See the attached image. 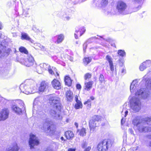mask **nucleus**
I'll return each mask as SVG.
<instances>
[{
  "mask_svg": "<svg viewBox=\"0 0 151 151\" xmlns=\"http://www.w3.org/2000/svg\"><path fill=\"white\" fill-rule=\"evenodd\" d=\"M90 99L92 100H93L94 99V98L93 96H91L90 97Z\"/></svg>",
  "mask_w": 151,
  "mask_h": 151,
  "instance_id": "obj_64",
  "label": "nucleus"
},
{
  "mask_svg": "<svg viewBox=\"0 0 151 151\" xmlns=\"http://www.w3.org/2000/svg\"><path fill=\"white\" fill-rule=\"evenodd\" d=\"M91 57H86L83 60V62L85 65H86L89 63L91 61Z\"/></svg>",
  "mask_w": 151,
  "mask_h": 151,
  "instance_id": "obj_30",
  "label": "nucleus"
},
{
  "mask_svg": "<svg viewBox=\"0 0 151 151\" xmlns=\"http://www.w3.org/2000/svg\"><path fill=\"white\" fill-rule=\"evenodd\" d=\"M127 7V5L126 3L123 1L119 0L116 3V9L118 12L121 14L125 15L128 13L125 11Z\"/></svg>",
  "mask_w": 151,
  "mask_h": 151,
  "instance_id": "obj_5",
  "label": "nucleus"
},
{
  "mask_svg": "<svg viewBox=\"0 0 151 151\" xmlns=\"http://www.w3.org/2000/svg\"><path fill=\"white\" fill-rule=\"evenodd\" d=\"M24 65L27 67H30L35 62L33 57L30 54L27 55V58L23 61Z\"/></svg>",
  "mask_w": 151,
  "mask_h": 151,
  "instance_id": "obj_10",
  "label": "nucleus"
},
{
  "mask_svg": "<svg viewBox=\"0 0 151 151\" xmlns=\"http://www.w3.org/2000/svg\"><path fill=\"white\" fill-rule=\"evenodd\" d=\"M76 87L77 89H81V85L79 84H77Z\"/></svg>",
  "mask_w": 151,
  "mask_h": 151,
  "instance_id": "obj_50",
  "label": "nucleus"
},
{
  "mask_svg": "<svg viewBox=\"0 0 151 151\" xmlns=\"http://www.w3.org/2000/svg\"><path fill=\"white\" fill-rule=\"evenodd\" d=\"M37 99H35V100L34 101V107H33V114H34V113L35 112V111H36V110H35L34 109V108L35 107V106H36V104H37Z\"/></svg>",
  "mask_w": 151,
  "mask_h": 151,
  "instance_id": "obj_41",
  "label": "nucleus"
},
{
  "mask_svg": "<svg viewBox=\"0 0 151 151\" xmlns=\"http://www.w3.org/2000/svg\"><path fill=\"white\" fill-rule=\"evenodd\" d=\"M21 35V39L22 40H27L32 43L34 42V41L29 36L27 33L25 32L22 33Z\"/></svg>",
  "mask_w": 151,
  "mask_h": 151,
  "instance_id": "obj_15",
  "label": "nucleus"
},
{
  "mask_svg": "<svg viewBox=\"0 0 151 151\" xmlns=\"http://www.w3.org/2000/svg\"><path fill=\"white\" fill-rule=\"evenodd\" d=\"M19 51L21 52H23L27 55L28 51L24 47H21L19 48Z\"/></svg>",
  "mask_w": 151,
  "mask_h": 151,
  "instance_id": "obj_34",
  "label": "nucleus"
},
{
  "mask_svg": "<svg viewBox=\"0 0 151 151\" xmlns=\"http://www.w3.org/2000/svg\"><path fill=\"white\" fill-rule=\"evenodd\" d=\"M28 14V12H25V11H24L23 12V15H25V16H26V15H27Z\"/></svg>",
  "mask_w": 151,
  "mask_h": 151,
  "instance_id": "obj_56",
  "label": "nucleus"
},
{
  "mask_svg": "<svg viewBox=\"0 0 151 151\" xmlns=\"http://www.w3.org/2000/svg\"><path fill=\"white\" fill-rule=\"evenodd\" d=\"M91 149V147L90 146H88L84 150L85 151H90Z\"/></svg>",
  "mask_w": 151,
  "mask_h": 151,
  "instance_id": "obj_49",
  "label": "nucleus"
},
{
  "mask_svg": "<svg viewBox=\"0 0 151 151\" xmlns=\"http://www.w3.org/2000/svg\"><path fill=\"white\" fill-rule=\"evenodd\" d=\"M142 0H133V2L134 4H140Z\"/></svg>",
  "mask_w": 151,
  "mask_h": 151,
  "instance_id": "obj_42",
  "label": "nucleus"
},
{
  "mask_svg": "<svg viewBox=\"0 0 151 151\" xmlns=\"http://www.w3.org/2000/svg\"><path fill=\"white\" fill-rule=\"evenodd\" d=\"M32 30L38 33L40 31L36 27L33 26L32 28Z\"/></svg>",
  "mask_w": 151,
  "mask_h": 151,
  "instance_id": "obj_44",
  "label": "nucleus"
},
{
  "mask_svg": "<svg viewBox=\"0 0 151 151\" xmlns=\"http://www.w3.org/2000/svg\"><path fill=\"white\" fill-rule=\"evenodd\" d=\"M150 97V92L145 91V88H141L137 90L134 96L130 100L131 109L135 112H138L140 109L141 98L148 99Z\"/></svg>",
  "mask_w": 151,
  "mask_h": 151,
  "instance_id": "obj_1",
  "label": "nucleus"
},
{
  "mask_svg": "<svg viewBox=\"0 0 151 151\" xmlns=\"http://www.w3.org/2000/svg\"><path fill=\"white\" fill-rule=\"evenodd\" d=\"M1 76L4 78H7L9 77V71L6 69L1 71Z\"/></svg>",
  "mask_w": 151,
  "mask_h": 151,
  "instance_id": "obj_23",
  "label": "nucleus"
},
{
  "mask_svg": "<svg viewBox=\"0 0 151 151\" xmlns=\"http://www.w3.org/2000/svg\"><path fill=\"white\" fill-rule=\"evenodd\" d=\"M86 130L85 128H82L80 130H78L77 132H78V134L81 136H85L86 134Z\"/></svg>",
  "mask_w": 151,
  "mask_h": 151,
  "instance_id": "obj_27",
  "label": "nucleus"
},
{
  "mask_svg": "<svg viewBox=\"0 0 151 151\" xmlns=\"http://www.w3.org/2000/svg\"><path fill=\"white\" fill-rule=\"evenodd\" d=\"M12 109L14 112L18 114H20L22 113V110L17 105H13Z\"/></svg>",
  "mask_w": 151,
  "mask_h": 151,
  "instance_id": "obj_20",
  "label": "nucleus"
},
{
  "mask_svg": "<svg viewBox=\"0 0 151 151\" xmlns=\"http://www.w3.org/2000/svg\"><path fill=\"white\" fill-rule=\"evenodd\" d=\"M48 86L47 84L45 82H42L40 87L39 88V91L41 92L43 91L45 89L48 88Z\"/></svg>",
  "mask_w": 151,
  "mask_h": 151,
  "instance_id": "obj_25",
  "label": "nucleus"
},
{
  "mask_svg": "<svg viewBox=\"0 0 151 151\" xmlns=\"http://www.w3.org/2000/svg\"><path fill=\"white\" fill-rule=\"evenodd\" d=\"M99 125L98 122H96L95 121L90 120L89 122V127L90 131L91 132H93L95 130L96 127Z\"/></svg>",
  "mask_w": 151,
  "mask_h": 151,
  "instance_id": "obj_13",
  "label": "nucleus"
},
{
  "mask_svg": "<svg viewBox=\"0 0 151 151\" xmlns=\"http://www.w3.org/2000/svg\"><path fill=\"white\" fill-rule=\"evenodd\" d=\"M129 131L130 132V133L132 134H133V131L131 129H129Z\"/></svg>",
  "mask_w": 151,
  "mask_h": 151,
  "instance_id": "obj_59",
  "label": "nucleus"
},
{
  "mask_svg": "<svg viewBox=\"0 0 151 151\" xmlns=\"http://www.w3.org/2000/svg\"><path fill=\"white\" fill-rule=\"evenodd\" d=\"M87 103H91V100L90 99H88L84 103V104L85 105H86L87 104Z\"/></svg>",
  "mask_w": 151,
  "mask_h": 151,
  "instance_id": "obj_52",
  "label": "nucleus"
},
{
  "mask_svg": "<svg viewBox=\"0 0 151 151\" xmlns=\"http://www.w3.org/2000/svg\"><path fill=\"white\" fill-rule=\"evenodd\" d=\"M49 102L52 108L50 111V114L55 119H60L61 116L60 111L62 105L60 99L56 96H52L50 97Z\"/></svg>",
  "mask_w": 151,
  "mask_h": 151,
  "instance_id": "obj_3",
  "label": "nucleus"
},
{
  "mask_svg": "<svg viewBox=\"0 0 151 151\" xmlns=\"http://www.w3.org/2000/svg\"><path fill=\"white\" fill-rule=\"evenodd\" d=\"M99 82L100 83H104L105 80L104 79V77L103 75L101 74L99 78Z\"/></svg>",
  "mask_w": 151,
  "mask_h": 151,
  "instance_id": "obj_36",
  "label": "nucleus"
},
{
  "mask_svg": "<svg viewBox=\"0 0 151 151\" xmlns=\"http://www.w3.org/2000/svg\"><path fill=\"white\" fill-rule=\"evenodd\" d=\"M92 75L91 74L89 73H86L84 76V79L85 80L89 79L91 77Z\"/></svg>",
  "mask_w": 151,
  "mask_h": 151,
  "instance_id": "obj_37",
  "label": "nucleus"
},
{
  "mask_svg": "<svg viewBox=\"0 0 151 151\" xmlns=\"http://www.w3.org/2000/svg\"><path fill=\"white\" fill-rule=\"evenodd\" d=\"M108 3V0H102L100 3L101 7L104 8L106 6Z\"/></svg>",
  "mask_w": 151,
  "mask_h": 151,
  "instance_id": "obj_31",
  "label": "nucleus"
},
{
  "mask_svg": "<svg viewBox=\"0 0 151 151\" xmlns=\"http://www.w3.org/2000/svg\"><path fill=\"white\" fill-rule=\"evenodd\" d=\"M19 148L16 143H14L12 145L6 149L7 151H18Z\"/></svg>",
  "mask_w": 151,
  "mask_h": 151,
  "instance_id": "obj_19",
  "label": "nucleus"
},
{
  "mask_svg": "<svg viewBox=\"0 0 151 151\" xmlns=\"http://www.w3.org/2000/svg\"><path fill=\"white\" fill-rule=\"evenodd\" d=\"M137 80L133 81L131 83L130 86V90L131 93H133L135 91V89L137 86Z\"/></svg>",
  "mask_w": 151,
  "mask_h": 151,
  "instance_id": "obj_21",
  "label": "nucleus"
},
{
  "mask_svg": "<svg viewBox=\"0 0 151 151\" xmlns=\"http://www.w3.org/2000/svg\"><path fill=\"white\" fill-rule=\"evenodd\" d=\"M142 82L145 83L146 87L151 90V79L148 78L147 75H146L144 76Z\"/></svg>",
  "mask_w": 151,
  "mask_h": 151,
  "instance_id": "obj_11",
  "label": "nucleus"
},
{
  "mask_svg": "<svg viewBox=\"0 0 151 151\" xmlns=\"http://www.w3.org/2000/svg\"><path fill=\"white\" fill-rule=\"evenodd\" d=\"M41 68V71L37 70V72L39 74H41L42 72L43 71L46 70L48 69L49 68H50V65L46 63H41L40 65V66L37 67V68Z\"/></svg>",
  "mask_w": 151,
  "mask_h": 151,
  "instance_id": "obj_14",
  "label": "nucleus"
},
{
  "mask_svg": "<svg viewBox=\"0 0 151 151\" xmlns=\"http://www.w3.org/2000/svg\"><path fill=\"white\" fill-rule=\"evenodd\" d=\"M113 143V141L110 139H104L100 142L97 145L98 151H106Z\"/></svg>",
  "mask_w": 151,
  "mask_h": 151,
  "instance_id": "obj_4",
  "label": "nucleus"
},
{
  "mask_svg": "<svg viewBox=\"0 0 151 151\" xmlns=\"http://www.w3.org/2000/svg\"><path fill=\"white\" fill-rule=\"evenodd\" d=\"M89 103H87V104L86 105H87V107L88 108H90L91 107V103H90V104H89Z\"/></svg>",
  "mask_w": 151,
  "mask_h": 151,
  "instance_id": "obj_57",
  "label": "nucleus"
},
{
  "mask_svg": "<svg viewBox=\"0 0 151 151\" xmlns=\"http://www.w3.org/2000/svg\"><path fill=\"white\" fill-rule=\"evenodd\" d=\"M65 84L68 86H70L72 83V81L70 77L66 76L65 78Z\"/></svg>",
  "mask_w": 151,
  "mask_h": 151,
  "instance_id": "obj_28",
  "label": "nucleus"
},
{
  "mask_svg": "<svg viewBox=\"0 0 151 151\" xmlns=\"http://www.w3.org/2000/svg\"><path fill=\"white\" fill-rule=\"evenodd\" d=\"M87 145V143L86 142H83L81 145V147L83 148H85Z\"/></svg>",
  "mask_w": 151,
  "mask_h": 151,
  "instance_id": "obj_43",
  "label": "nucleus"
},
{
  "mask_svg": "<svg viewBox=\"0 0 151 151\" xmlns=\"http://www.w3.org/2000/svg\"><path fill=\"white\" fill-rule=\"evenodd\" d=\"M57 36V37L56 41L57 43L59 44L62 42L64 39V35L63 34H60L58 35Z\"/></svg>",
  "mask_w": 151,
  "mask_h": 151,
  "instance_id": "obj_26",
  "label": "nucleus"
},
{
  "mask_svg": "<svg viewBox=\"0 0 151 151\" xmlns=\"http://www.w3.org/2000/svg\"><path fill=\"white\" fill-rule=\"evenodd\" d=\"M65 135L66 138L68 139L73 138L74 136V134L73 132L70 131L66 132H65Z\"/></svg>",
  "mask_w": 151,
  "mask_h": 151,
  "instance_id": "obj_24",
  "label": "nucleus"
},
{
  "mask_svg": "<svg viewBox=\"0 0 151 151\" xmlns=\"http://www.w3.org/2000/svg\"><path fill=\"white\" fill-rule=\"evenodd\" d=\"M93 84V82L91 81L87 82H85L84 83V89L87 91H89L92 87V86Z\"/></svg>",
  "mask_w": 151,
  "mask_h": 151,
  "instance_id": "obj_18",
  "label": "nucleus"
},
{
  "mask_svg": "<svg viewBox=\"0 0 151 151\" xmlns=\"http://www.w3.org/2000/svg\"><path fill=\"white\" fill-rule=\"evenodd\" d=\"M79 30H78L77 29H76V32L75 34V37L76 39H77L78 38V35L77 34L78 32H79Z\"/></svg>",
  "mask_w": 151,
  "mask_h": 151,
  "instance_id": "obj_47",
  "label": "nucleus"
},
{
  "mask_svg": "<svg viewBox=\"0 0 151 151\" xmlns=\"http://www.w3.org/2000/svg\"><path fill=\"white\" fill-rule=\"evenodd\" d=\"M37 116L38 117H41L42 118H45L46 117V115L45 113L42 111L38 112L37 113Z\"/></svg>",
  "mask_w": 151,
  "mask_h": 151,
  "instance_id": "obj_35",
  "label": "nucleus"
},
{
  "mask_svg": "<svg viewBox=\"0 0 151 151\" xmlns=\"http://www.w3.org/2000/svg\"><path fill=\"white\" fill-rule=\"evenodd\" d=\"M66 99L68 101H71L73 100V95L72 92L70 90H68L65 93Z\"/></svg>",
  "mask_w": 151,
  "mask_h": 151,
  "instance_id": "obj_16",
  "label": "nucleus"
},
{
  "mask_svg": "<svg viewBox=\"0 0 151 151\" xmlns=\"http://www.w3.org/2000/svg\"><path fill=\"white\" fill-rule=\"evenodd\" d=\"M30 86L29 85L22 84L20 86V89L22 92L26 94L33 93L37 91L35 87H34L32 89Z\"/></svg>",
  "mask_w": 151,
  "mask_h": 151,
  "instance_id": "obj_6",
  "label": "nucleus"
},
{
  "mask_svg": "<svg viewBox=\"0 0 151 151\" xmlns=\"http://www.w3.org/2000/svg\"><path fill=\"white\" fill-rule=\"evenodd\" d=\"M128 113V111L126 110L125 109H123V111L122 112V118L121 120V123L122 124H123L125 122V118Z\"/></svg>",
  "mask_w": 151,
  "mask_h": 151,
  "instance_id": "obj_22",
  "label": "nucleus"
},
{
  "mask_svg": "<svg viewBox=\"0 0 151 151\" xmlns=\"http://www.w3.org/2000/svg\"><path fill=\"white\" fill-rule=\"evenodd\" d=\"M46 151H52V149L48 148L47 149Z\"/></svg>",
  "mask_w": 151,
  "mask_h": 151,
  "instance_id": "obj_61",
  "label": "nucleus"
},
{
  "mask_svg": "<svg viewBox=\"0 0 151 151\" xmlns=\"http://www.w3.org/2000/svg\"><path fill=\"white\" fill-rule=\"evenodd\" d=\"M82 104L81 101L78 102L76 104L75 108L76 109H78L80 108H82Z\"/></svg>",
  "mask_w": 151,
  "mask_h": 151,
  "instance_id": "obj_33",
  "label": "nucleus"
},
{
  "mask_svg": "<svg viewBox=\"0 0 151 151\" xmlns=\"http://www.w3.org/2000/svg\"><path fill=\"white\" fill-rule=\"evenodd\" d=\"M118 54L122 57H124L126 56V53L124 50H118Z\"/></svg>",
  "mask_w": 151,
  "mask_h": 151,
  "instance_id": "obj_32",
  "label": "nucleus"
},
{
  "mask_svg": "<svg viewBox=\"0 0 151 151\" xmlns=\"http://www.w3.org/2000/svg\"><path fill=\"white\" fill-rule=\"evenodd\" d=\"M151 65V61L149 60H146L140 65L139 69L141 71H143Z\"/></svg>",
  "mask_w": 151,
  "mask_h": 151,
  "instance_id": "obj_12",
  "label": "nucleus"
},
{
  "mask_svg": "<svg viewBox=\"0 0 151 151\" xmlns=\"http://www.w3.org/2000/svg\"><path fill=\"white\" fill-rule=\"evenodd\" d=\"M3 27L2 26V24L0 22V29H2Z\"/></svg>",
  "mask_w": 151,
  "mask_h": 151,
  "instance_id": "obj_63",
  "label": "nucleus"
},
{
  "mask_svg": "<svg viewBox=\"0 0 151 151\" xmlns=\"http://www.w3.org/2000/svg\"><path fill=\"white\" fill-rule=\"evenodd\" d=\"M101 116H100L94 115L92 117L91 120L96 122H97L101 120Z\"/></svg>",
  "mask_w": 151,
  "mask_h": 151,
  "instance_id": "obj_29",
  "label": "nucleus"
},
{
  "mask_svg": "<svg viewBox=\"0 0 151 151\" xmlns=\"http://www.w3.org/2000/svg\"><path fill=\"white\" fill-rule=\"evenodd\" d=\"M29 143L30 148H33L35 145H37L39 144L38 139L35 135L32 133L30 134Z\"/></svg>",
  "mask_w": 151,
  "mask_h": 151,
  "instance_id": "obj_8",
  "label": "nucleus"
},
{
  "mask_svg": "<svg viewBox=\"0 0 151 151\" xmlns=\"http://www.w3.org/2000/svg\"><path fill=\"white\" fill-rule=\"evenodd\" d=\"M50 68V67L48 69L49 73L51 75L54 74V72Z\"/></svg>",
  "mask_w": 151,
  "mask_h": 151,
  "instance_id": "obj_46",
  "label": "nucleus"
},
{
  "mask_svg": "<svg viewBox=\"0 0 151 151\" xmlns=\"http://www.w3.org/2000/svg\"><path fill=\"white\" fill-rule=\"evenodd\" d=\"M76 151V149L75 148H69L68 150V151Z\"/></svg>",
  "mask_w": 151,
  "mask_h": 151,
  "instance_id": "obj_54",
  "label": "nucleus"
},
{
  "mask_svg": "<svg viewBox=\"0 0 151 151\" xmlns=\"http://www.w3.org/2000/svg\"><path fill=\"white\" fill-rule=\"evenodd\" d=\"M4 55V51L3 50H0V58Z\"/></svg>",
  "mask_w": 151,
  "mask_h": 151,
  "instance_id": "obj_48",
  "label": "nucleus"
},
{
  "mask_svg": "<svg viewBox=\"0 0 151 151\" xmlns=\"http://www.w3.org/2000/svg\"><path fill=\"white\" fill-rule=\"evenodd\" d=\"M125 71H126V70L124 68H122V69L121 70V73H125Z\"/></svg>",
  "mask_w": 151,
  "mask_h": 151,
  "instance_id": "obj_53",
  "label": "nucleus"
},
{
  "mask_svg": "<svg viewBox=\"0 0 151 151\" xmlns=\"http://www.w3.org/2000/svg\"><path fill=\"white\" fill-rule=\"evenodd\" d=\"M52 84L53 87L56 89H59L61 86L59 81L56 79H54L52 82Z\"/></svg>",
  "mask_w": 151,
  "mask_h": 151,
  "instance_id": "obj_17",
  "label": "nucleus"
},
{
  "mask_svg": "<svg viewBox=\"0 0 151 151\" xmlns=\"http://www.w3.org/2000/svg\"><path fill=\"white\" fill-rule=\"evenodd\" d=\"M109 64V66H110V69L112 71H113L114 70V65H113V63H112L111 64Z\"/></svg>",
  "mask_w": 151,
  "mask_h": 151,
  "instance_id": "obj_45",
  "label": "nucleus"
},
{
  "mask_svg": "<svg viewBox=\"0 0 151 151\" xmlns=\"http://www.w3.org/2000/svg\"><path fill=\"white\" fill-rule=\"evenodd\" d=\"M38 45L40 47V48L41 49L43 50L44 49V47L42 45L40 44H39Z\"/></svg>",
  "mask_w": 151,
  "mask_h": 151,
  "instance_id": "obj_55",
  "label": "nucleus"
},
{
  "mask_svg": "<svg viewBox=\"0 0 151 151\" xmlns=\"http://www.w3.org/2000/svg\"><path fill=\"white\" fill-rule=\"evenodd\" d=\"M106 60L109 62V64L113 63L112 58L109 55H106Z\"/></svg>",
  "mask_w": 151,
  "mask_h": 151,
  "instance_id": "obj_38",
  "label": "nucleus"
},
{
  "mask_svg": "<svg viewBox=\"0 0 151 151\" xmlns=\"http://www.w3.org/2000/svg\"><path fill=\"white\" fill-rule=\"evenodd\" d=\"M9 111L8 109L4 108L0 111V121H4L9 117Z\"/></svg>",
  "mask_w": 151,
  "mask_h": 151,
  "instance_id": "obj_9",
  "label": "nucleus"
},
{
  "mask_svg": "<svg viewBox=\"0 0 151 151\" xmlns=\"http://www.w3.org/2000/svg\"><path fill=\"white\" fill-rule=\"evenodd\" d=\"M75 100H76V103H77L78 102H79V101H80L79 100H78V96L77 95H76L75 96Z\"/></svg>",
  "mask_w": 151,
  "mask_h": 151,
  "instance_id": "obj_51",
  "label": "nucleus"
},
{
  "mask_svg": "<svg viewBox=\"0 0 151 151\" xmlns=\"http://www.w3.org/2000/svg\"><path fill=\"white\" fill-rule=\"evenodd\" d=\"M86 31V29L85 28L83 27H82V29H81V30L80 31V36H81Z\"/></svg>",
  "mask_w": 151,
  "mask_h": 151,
  "instance_id": "obj_40",
  "label": "nucleus"
},
{
  "mask_svg": "<svg viewBox=\"0 0 151 151\" xmlns=\"http://www.w3.org/2000/svg\"><path fill=\"white\" fill-rule=\"evenodd\" d=\"M70 19V17L68 16H67L65 17L64 19L65 20H68Z\"/></svg>",
  "mask_w": 151,
  "mask_h": 151,
  "instance_id": "obj_58",
  "label": "nucleus"
},
{
  "mask_svg": "<svg viewBox=\"0 0 151 151\" xmlns=\"http://www.w3.org/2000/svg\"><path fill=\"white\" fill-rule=\"evenodd\" d=\"M69 60L71 61H72L73 60V58L72 57H69Z\"/></svg>",
  "mask_w": 151,
  "mask_h": 151,
  "instance_id": "obj_62",
  "label": "nucleus"
},
{
  "mask_svg": "<svg viewBox=\"0 0 151 151\" xmlns=\"http://www.w3.org/2000/svg\"><path fill=\"white\" fill-rule=\"evenodd\" d=\"M16 104H18L22 106H23L24 105L23 102L20 100H17L16 101Z\"/></svg>",
  "mask_w": 151,
  "mask_h": 151,
  "instance_id": "obj_39",
  "label": "nucleus"
},
{
  "mask_svg": "<svg viewBox=\"0 0 151 151\" xmlns=\"http://www.w3.org/2000/svg\"><path fill=\"white\" fill-rule=\"evenodd\" d=\"M97 38H96V37H91V38H90L88 40H93V39L95 40V39H96Z\"/></svg>",
  "mask_w": 151,
  "mask_h": 151,
  "instance_id": "obj_60",
  "label": "nucleus"
},
{
  "mask_svg": "<svg viewBox=\"0 0 151 151\" xmlns=\"http://www.w3.org/2000/svg\"><path fill=\"white\" fill-rule=\"evenodd\" d=\"M132 123L140 132H151V127H147L145 124L151 125V118L145 117L141 119L140 116H136L132 120Z\"/></svg>",
  "mask_w": 151,
  "mask_h": 151,
  "instance_id": "obj_2",
  "label": "nucleus"
},
{
  "mask_svg": "<svg viewBox=\"0 0 151 151\" xmlns=\"http://www.w3.org/2000/svg\"><path fill=\"white\" fill-rule=\"evenodd\" d=\"M43 125L44 129L46 128L47 127V130L50 133L53 132L55 130V127L53 122L49 118L45 119Z\"/></svg>",
  "mask_w": 151,
  "mask_h": 151,
  "instance_id": "obj_7",
  "label": "nucleus"
}]
</instances>
